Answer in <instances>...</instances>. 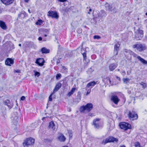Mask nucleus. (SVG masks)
I'll return each mask as SVG.
<instances>
[{"label":"nucleus","mask_w":147,"mask_h":147,"mask_svg":"<svg viewBox=\"0 0 147 147\" xmlns=\"http://www.w3.org/2000/svg\"><path fill=\"white\" fill-rule=\"evenodd\" d=\"M18 45H19V46L20 47V46H21V44H19Z\"/></svg>","instance_id":"nucleus-60"},{"label":"nucleus","mask_w":147,"mask_h":147,"mask_svg":"<svg viewBox=\"0 0 147 147\" xmlns=\"http://www.w3.org/2000/svg\"><path fill=\"white\" fill-rule=\"evenodd\" d=\"M99 83L98 81L96 82L95 81H92L88 83L86 87L89 88L90 86L93 87L96 84H98Z\"/></svg>","instance_id":"nucleus-19"},{"label":"nucleus","mask_w":147,"mask_h":147,"mask_svg":"<svg viewBox=\"0 0 147 147\" xmlns=\"http://www.w3.org/2000/svg\"><path fill=\"white\" fill-rule=\"evenodd\" d=\"M93 108V105L91 103L87 104L85 106H82L80 109V111L81 113H84L86 112H90Z\"/></svg>","instance_id":"nucleus-1"},{"label":"nucleus","mask_w":147,"mask_h":147,"mask_svg":"<svg viewBox=\"0 0 147 147\" xmlns=\"http://www.w3.org/2000/svg\"><path fill=\"white\" fill-rule=\"evenodd\" d=\"M60 2H64L67 1V0H58Z\"/></svg>","instance_id":"nucleus-47"},{"label":"nucleus","mask_w":147,"mask_h":147,"mask_svg":"<svg viewBox=\"0 0 147 147\" xmlns=\"http://www.w3.org/2000/svg\"><path fill=\"white\" fill-rule=\"evenodd\" d=\"M76 90V88H72L71 90V91L69 92L67 95L69 96H71L72 94H73L74 93V92Z\"/></svg>","instance_id":"nucleus-26"},{"label":"nucleus","mask_w":147,"mask_h":147,"mask_svg":"<svg viewBox=\"0 0 147 147\" xmlns=\"http://www.w3.org/2000/svg\"><path fill=\"white\" fill-rule=\"evenodd\" d=\"M26 15V13L25 12L22 11L20 14H19V16L22 18H24L25 17Z\"/></svg>","instance_id":"nucleus-24"},{"label":"nucleus","mask_w":147,"mask_h":147,"mask_svg":"<svg viewBox=\"0 0 147 147\" xmlns=\"http://www.w3.org/2000/svg\"><path fill=\"white\" fill-rule=\"evenodd\" d=\"M35 76H37V77H38L40 75V73L36 71H35Z\"/></svg>","instance_id":"nucleus-39"},{"label":"nucleus","mask_w":147,"mask_h":147,"mask_svg":"<svg viewBox=\"0 0 147 147\" xmlns=\"http://www.w3.org/2000/svg\"><path fill=\"white\" fill-rule=\"evenodd\" d=\"M117 79H118V80H120V77H117Z\"/></svg>","instance_id":"nucleus-54"},{"label":"nucleus","mask_w":147,"mask_h":147,"mask_svg":"<svg viewBox=\"0 0 147 147\" xmlns=\"http://www.w3.org/2000/svg\"><path fill=\"white\" fill-rule=\"evenodd\" d=\"M130 79L129 78H123V81L124 83L127 84L129 83Z\"/></svg>","instance_id":"nucleus-25"},{"label":"nucleus","mask_w":147,"mask_h":147,"mask_svg":"<svg viewBox=\"0 0 147 147\" xmlns=\"http://www.w3.org/2000/svg\"><path fill=\"white\" fill-rule=\"evenodd\" d=\"M88 115L89 116H90L91 117H92L94 116V115H93V114L91 113H90L88 114Z\"/></svg>","instance_id":"nucleus-45"},{"label":"nucleus","mask_w":147,"mask_h":147,"mask_svg":"<svg viewBox=\"0 0 147 147\" xmlns=\"http://www.w3.org/2000/svg\"><path fill=\"white\" fill-rule=\"evenodd\" d=\"M93 124L94 125L95 128H99L102 127L103 125V123L101 121L100 119L96 118L94 120Z\"/></svg>","instance_id":"nucleus-4"},{"label":"nucleus","mask_w":147,"mask_h":147,"mask_svg":"<svg viewBox=\"0 0 147 147\" xmlns=\"http://www.w3.org/2000/svg\"><path fill=\"white\" fill-rule=\"evenodd\" d=\"M91 90H88L87 91V95L89 94Z\"/></svg>","instance_id":"nucleus-48"},{"label":"nucleus","mask_w":147,"mask_h":147,"mask_svg":"<svg viewBox=\"0 0 147 147\" xmlns=\"http://www.w3.org/2000/svg\"><path fill=\"white\" fill-rule=\"evenodd\" d=\"M25 99V97L24 96H23L21 98V100H24Z\"/></svg>","instance_id":"nucleus-44"},{"label":"nucleus","mask_w":147,"mask_h":147,"mask_svg":"<svg viewBox=\"0 0 147 147\" xmlns=\"http://www.w3.org/2000/svg\"><path fill=\"white\" fill-rule=\"evenodd\" d=\"M7 105L10 108H11L13 107L12 103H10V102L8 103V104H7Z\"/></svg>","instance_id":"nucleus-35"},{"label":"nucleus","mask_w":147,"mask_h":147,"mask_svg":"<svg viewBox=\"0 0 147 147\" xmlns=\"http://www.w3.org/2000/svg\"><path fill=\"white\" fill-rule=\"evenodd\" d=\"M121 74L123 76H124L126 74L125 71H123L122 72Z\"/></svg>","instance_id":"nucleus-43"},{"label":"nucleus","mask_w":147,"mask_h":147,"mask_svg":"<svg viewBox=\"0 0 147 147\" xmlns=\"http://www.w3.org/2000/svg\"><path fill=\"white\" fill-rule=\"evenodd\" d=\"M82 55L84 59L86 60V53L85 52H84L82 54Z\"/></svg>","instance_id":"nucleus-37"},{"label":"nucleus","mask_w":147,"mask_h":147,"mask_svg":"<svg viewBox=\"0 0 147 147\" xmlns=\"http://www.w3.org/2000/svg\"><path fill=\"white\" fill-rule=\"evenodd\" d=\"M120 128L124 130H127L131 127V125L127 123L123 122L119 124Z\"/></svg>","instance_id":"nucleus-6"},{"label":"nucleus","mask_w":147,"mask_h":147,"mask_svg":"<svg viewBox=\"0 0 147 147\" xmlns=\"http://www.w3.org/2000/svg\"><path fill=\"white\" fill-rule=\"evenodd\" d=\"M38 40H42V38L41 37H39L38 38Z\"/></svg>","instance_id":"nucleus-49"},{"label":"nucleus","mask_w":147,"mask_h":147,"mask_svg":"<svg viewBox=\"0 0 147 147\" xmlns=\"http://www.w3.org/2000/svg\"><path fill=\"white\" fill-rule=\"evenodd\" d=\"M146 15L147 16V12L146 13Z\"/></svg>","instance_id":"nucleus-64"},{"label":"nucleus","mask_w":147,"mask_h":147,"mask_svg":"<svg viewBox=\"0 0 147 147\" xmlns=\"http://www.w3.org/2000/svg\"><path fill=\"white\" fill-rule=\"evenodd\" d=\"M34 142V140L31 138L27 139L23 143L24 146L25 147L30 145L33 144Z\"/></svg>","instance_id":"nucleus-8"},{"label":"nucleus","mask_w":147,"mask_h":147,"mask_svg":"<svg viewBox=\"0 0 147 147\" xmlns=\"http://www.w3.org/2000/svg\"><path fill=\"white\" fill-rule=\"evenodd\" d=\"M132 47L134 49L136 48L139 52L143 51L146 49V47L145 45L140 44L134 45H133Z\"/></svg>","instance_id":"nucleus-3"},{"label":"nucleus","mask_w":147,"mask_h":147,"mask_svg":"<svg viewBox=\"0 0 147 147\" xmlns=\"http://www.w3.org/2000/svg\"><path fill=\"white\" fill-rule=\"evenodd\" d=\"M118 53V51L117 50H114V53L115 55H117Z\"/></svg>","instance_id":"nucleus-42"},{"label":"nucleus","mask_w":147,"mask_h":147,"mask_svg":"<svg viewBox=\"0 0 147 147\" xmlns=\"http://www.w3.org/2000/svg\"><path fill=\"white\" fill-rule=\"evenodd\" d=\"M15 118V119L16 121L14 122L17 123V122L18 117H16Z\"/></svg>","instance_id":"nucleus-46"},{"label":"nucleus","mask_w":147,"mask_h":147,"mask_svg":"<svg viewBox=\"0 0 147 147\" xmlns=\"http://www.w3.org/2000/svg\"><path fill=\"white\" fill-rule=\"evenodd\" d=\"M102 80L105 84L112 85L110 78L109 77L104 78Z\"/></svg>","instance_id":"nucleus-18"},{"label":"nucleus","mask_w":147,"mask_h":147,"mask_svg":"<svg viewBox=\"0 0 147 147\" xmlns=\"http://www.w3.org/2000/svg\"><path fill=\"white\" fill-rule=\"evenodd\" d=\"M47 40V39H46V38H44L43 39V41H46Z\"/></svg>","instance_id":"nucleus-52"},{"label":"nucleus","mask_w":147,"mask_h":147,"mask_svg":"<svg viewBox=\"0 0 147 147\" xmlns=\"http://www.w3.org/2000/svg\"><path fill=\"white\" fill-rule=\"evenodd\" d=\"M130 72H130L129 73V72H128V71H127V75H129V74L130 73Z\"/></svg>","instance_id":"nucleus-55"},{"label":"nucleus","mask_w":147,"mask_h":147,"mask_svg":"<svg viewBox=\"0 0 147 147\" xmlns=\"http://www.w3.org/2000/svg\"><path fill=\"white\" fill-rule=\"evenodd\" d=\"M2 2L6 5H9L13 3L14 0H1Z\"/></svg>","instance_id":"nucleus-16"},{"label":"nucleus","mask_w":147,"mask_h":147,"mask_svg":"<svg viewBox=\"0 0 147 147\" xmlns=\"http://www.w3.org/2000/svg\"><path fill=\"white\" fill-rule=\"evenodd\" d=\"M43 22V21L42 20H38L37 21L36 23V24L37 25H38L40 26L41 25V24Z\"/></svg>","instance_id":"nucleus-28"},{"label":"nucleus","mask_w":147,"mask_h":147,"mask_svg":"<svg viewBox=\"0 0 147 147\" xmlns=\"http://www.w3.org/2000/svg\"><path fill=\"white\" fill-rule=\"evenodd\" d=\"M48 13V15L52 18L57 19L59 18V16L56 11H49Z\"/></svg>","instance_id":"nucleus-10"},{"label":"nucleus","mask_w":147,"mask_h":147,"mask_svg":"<svg viewBox=\"0 0 147 147\" xmlns=\"http://www.w3.org/2000/svg\"><path fill=\"white\" fill-rule=\"evenodd\" d=\"M28 12L30 13H31V12L30 11V9H28Z\"/></svg>","instance_id":"nucleus-58"},{"label":"nucleus","mask_w":147,"mask_h":147,"mask_svg":"<svg viewBox=\"0 0 147 147\" xmlns=\"http://www.w3.org/2000/svg\"><path fill=\"white\" fill-rule=\"evenodd\" d=\"M13 61L12 59L8 58L5 61V63L6 65L11 66V64H13Z\"/></svg>","instance_id":"nucleus-17"},{"label":"nucleus","mask_w":147,"mask_h":147,"mask_svg":"<svg viewBox=\"0 0 147 147\" xmlns=\"http://www.w3.org/2000/svg\"><path fill=\"white\" fill-rule=\"evenodd\" d=\"M94 70L92 68H90L88 69V70L87 71V72L88 74H90Z\"/></svg>","instance_id":"nucleus-32"},{"label":"nucleus","mask_w":147,"mask_h":147,"mask_svg":"<svg viewBox=\"0 0 147 147\" xmlns=\"http://www.w3.org/2000/svg\"><path fill=\"white\" fill-rule=\"evenodd\" d=\"M47 36V34H45V35H44V36H45V37H46V36Z\"/></svg>","instance_id":"nucleus-61"},{"label":"nucleus","mask_w":147,"mask_h":147,"mask_svg":"<svg viewBox=\"0 0 147 147\" xmlns=\"http://www.w3.org/2000/svg\"><path fill=\"white\" fill-rule=\"evenodd\" d=\"M9 102H10V101L9 100H5V101H4V103L5 105H7V104H8V103H9Z\"/></svg>","instance_id":"nucleus-40"},{"label":"nucleus","mask_w":147,"mask_h":147,"mask_svg":"<svg viewBox=\"0 0 147 147\" xmlns=\"http://www.w3.org/2000/svg\"><path fill=\"white\" fill-rule=\"evenodd\" d=\"M2 12V10L0 8V13H1Z\"/></svg>","instance_id":"nucleus-57"},{"label":"nucleus","mask_w":147,"mask_h":147,"mask_svg":"<svg viewBox=\"0 0 147 147\" xmlns=\"http://www.w3.org/2000/svg\"><path fill=\"white\" fill-rule=\"evenodd\" d=\"M58 139L60 142H64L66 138L63 135L61 134L58 136Z\"/></svg>","instance_id":"nucleus-20"},{"label":"nucleus","mask_w":147,"mask_h":147,"mask_svg":"<svg viewBox=\"0 0 147 147\" xmlns=\"http://www.w3.org/2000/svg\"><path fill=\"white\" fill-rule=\"evenodd\" d=\"M92 11V9H89V11Z\"/></svg>","instance_id":"nucleus-62"},{"label":"nucleus","mask_w":147,"mask_h":147,"mask_svg":"<svg viewBox=\"0 0 147 147\" xmlns=\"http://www.w3.org/2000/svg\"><path fill=\"white\" fill-rule=\"evenodd\" d=\"M129 53L132 55L133 56L135 57H136L138 60L140 61L142 63L145 65H147V61L141 57L140 56H138L136 53L130 50H128Z\"/></svg>","instance_id":"nucleus-5"},{"label":"nucleus","mask_w":147,"mask_h":147,"mask_svg":"<svg viewBox=\"0 0 147 147\" xmlns=\"http://www.w3.org/2000/svg\"><path fill=\"white\" fill-rule=\"evenodd\" d=\"M128 116L130 119L132 120L137 119L138 118V115L133 111H129L128 114Z\"/></svg>","instance_id":"nucleus-9"},{"label":"nucleus","mask_w":147,"mask_h":147,"mask_svg":"<svg viewBox=\"0 0 147 147\" xmlns=\"http://www.w3.org/2000/svg\"><path fill=\"white\" fill-rule=\"evenodd\" d=\"M116 70L119 71H120V69H117V70Z\"/></svg>","instance_id":"nucleus-59"},{"label":"nucleus","mask_w":147,"mask_h":147,"mask_svg":"<svg viewBox=\"0 0 147 147\" xmlns=\"http://www.w3.org/2000/svg\"><path fill=\"white\" fill-rule=\"evenodd\" d=\"M111 100L115 105H117L118 102L120 101V99L118 97L115 95L111 96Z\"/></svg>","instance_id":"nucleus-12"},{"label":"nucleus","mask_w":147,"mask_h":147,"mask_svg":"<svg viewBox=\"0 0 147 147\" xmlns=\"http://www.w3.org/2000/svg\"><path fill=\"white\" fill-rule=\"evenodd\" d=\"M120 147H126L124 145H122L120 146Z\"/></svg>","instance_id":"nucleus-53"},{"label":"nucleus","mask_w":147,"mask_h":147,"mask_svg":"<svg viewBox=\"0 0 147 147\" xmlns=\"http://www.w3.org/2000/svg\"><path fill=\"white\" fill-rule=\"evenodd\" d=\"M13 117H11V119H12V120H13Z\"/></svg>","instance_id":"nucleus-63"},{"label":"nucleus","mask_w":147,"mask_h":147,"mask_svg":"<svg viewBox=\"0 0 147 147\" xmlns=\"http://www.w3.org/2000/svg\"><path fill=\"white\" fill-rule=\"evenodd\" d=\"M106 16V13L104 11L102 10L101 11V13L98 14V16H94V18H98L99 19H101L104 17Z\"/></svg>","instance_id":"nucleus-13"},{"label":"nucleus","mask_w":147,"mask_h":147,"mask_svg":"<svg viewBox=\"0 0 147 147\" xmlns=\"http://www.w3.org/2000/svg\"><path fill=\"white\" fill-rule=\"evenodd\" d=\"M49 127L50 128L52 129L53 130H56V129L55 128V126L54 122L51 121L49 123Z\"/></svg>","instance_id":"nucleus-22"},{"label":"nucleus","mask_w":147,"mask_h":147,"mask_svg":"<svg viewBox=\"0 0 147 147\" xmlns=\"http://www.w3.org/2000/svg\"><path fill=\"white\" fill-rule=\"evenodd\" d=\"M62 69H61V72L66 73L67 72V69L65 67L63 66L62 67Z\"/></svg>","instance_id":"nucleus-27"},{"label":"nucleus","mask_w":147,"mask_h":147,"mask_svg":"<svg viewBox=\"0 0 147 147\" xmlns=\"http://www.w3.org/2000/svg\"><path fill=\"white\" fill-rule=\"evenodd\" d=\"M76 101L79 102H80L81 100V97L80 96H77V98H76Z\"/></svg>","instance_id":"nucleus-34"},{"label":"nucleus","mask_w":147,"mask_h":147,"mask_svg":"<svg viewBox=\"0 0 147 147\" xmlns=\"http://www.w3.org/2000/svg\"><path fill=\"white\" fill-rule=\"evenodd\" d=\"M35 63L39 66H42L44 65L45 60L43 58H39L36 59Z\"/></svg>","instance_id":"nucleus-11"},{"label":"nucleus","mask_w":147,"mask_h":147,"mask_svg":"<svg viewBox=\"0 0 147 147\" xmlns=\"http://www.w3.org/2000/svg\"><path fill=\"white\" fill-rule=\"evenodd\" d=\"M118 141L117 139L114 138L113 137L110 136L106 138L105 140L102 141V144H105L107 143L115 141L117 142Z\"/></svg>","instance_id":"nucleus-7"},{"label":"nucleus","mask_w":147,"mask_h":147,"mask_svg":"<svg viewBox=\"0 0 147 147\" xmlns=\"http://www.w3.org/2000/svg\"><path fill=\"white\" fill-rule=\"evenodd\" d=\"M108 5V7H109V9H111V6L109 5Z\"/></svg>","instance_id":"nucleus-50"},{"label":"nucleus","mask_w":147,"mask_h":147,"mask_svg":"<svg viewBox=\"0 0 147 147\" xmlns=\"http://www.w3.org/2000/svg\"><path fill=\"white\" fill-rule=\"evenodd\" d=\"M140 84L142 86L143 88L144 89L146 87L147 84H146L145 83H144L142 82H141Z\"/></svg>","instance_id":"nucleus-31"},{"label":"nucleus","mask_w":147,"mask_h":147,"mask_svg":"<svg viewBox=\"0 0 147 147\" xmlns=\"http://www.w3.org/2000/svg\"><path fill=\"white\" fill-rule=\"evenodd\" d=\"M0 27L3 30H6L7 29V27L5 23L1 20H0Z\"/></svg>","instance_id":"nucleus-21"},{"label":"nucleus","mask_w":147,"mask_h":147,"mask_svg":"<svg viewBox=\"0 0 147 147\" xmlns=\"http://www.w3.org/2000/svg\"><path fill=\"white\" fill-rule=\"evenodd\" d=\"M117 64L114 63L110 64L109 66L110 71H113L117 67Z\"/></svg>","instance_id":"nucleus-14"},{"label":"nucleus","mask_w":147,"mask_h":147,"mask_svg":"<svg viewBox=\"0 0 147 147\" xmlns=\"http://www.w3.org/2000/svg\"><path fill=\"white\" fill-rule=\"evenodd\" d=\"M52 94L49 96V100L50 101H52Z\"/></svg>","instance_id":"nucleus-41"},{"label":"nucleus","mask_w":147,"mask_h":147,"mask_svg":"<svg viewBox=\"0 0 147 147\" xmlns=\"http://www.w3.org/2000/svg\"><path fill=\"white\" fill-rule=\"evenodd\" d=\"M134 146L135 147H142L141 146L140 143L138 142H135Z\"/></svg>","instance_id":"nucleus-30"},{"label":"nucleus","mask_w":147,"mask_h":147,"mask_svg":"<svg viewBox=\"0 0 147 147\" xmlns=\"http://www.w3.org/2000/svg\"><path fill=\"white\" fill-rule=\"evenodd\" d=\"M61 74H57L56 75V79L59 80L60 78L61 77Z\"/></svg>","instance_id":"nucleus-33"},{"label":"nucleus","mask_w":147,"mask_h":147,"mask_svg":"<svg viewBox=\"0 0 147 147\" xmlns=\"http://www.w3.org/2000/svg\"><path fill=\"white\" fill-rule=\"evenodd\" d=\"M68 133L69 134V136L70 138H71L72 136V133L71 131H68Z\"/></svg>","instance_id":"nucleus-36"},{"label":"nucleus","mask_w":147,"mask_h":147,"mask_svg":"<svg viewBox=\"0 0 147 147\" xmlns=\"http://www.w3.org/2000/svg\"><path fill=\"white\" fill-rule=\"evenodd\" d=\"M93 38L94 39H99L100 38V37L99 36L97 35H95L93 36Z\"/></svg>","instance_id":"nucleus-38"},{"label":"nucleus","mask_w":147,"mask_h":147,"mask_svg":"<svg viewBox=\"0 0 147 147\" xmlns=\"http://www.w3.org/2000/svg\"><path fill=\"white\" fill-rule=\"evenodd\" d=\"M41 51L42 53H47L49 52L50 50L45 47H43L41 49Z\"/></svg>","instance_id":"nucleus-23"},{"label":"nucleus","mask_w":147,"mask_h":147,"mask_svg":"<svg viewBox=\"0 0 147 147\" xmlns=\"http://www.w3.org/2000/svg\"><path fill=\"white\" fill-rule=\"evenodd\" d=\"M60 62V61L59 60H58V61H57V64H58V63H59Z\"/></svg>","instance_id":"nucleus-56"},{"label":"nucleus","mask_w":147,"mask_h":147,"mask_svg":"<svg viewBox=\"0 0 147 147\" xmlns=\"http://www.w3.org/2000/svg\"><path fill=\"white\" fill-rule=\"evenodd\" d=\"M143 31L140 28L135 30V38L137 40L141 39L143 36Z\"/></svg>","instance_id":"nucleus-2"},{"label":"nucleus","mask_w":147,"mask_h":147,"mask_svg":"<svg viewBox=\"0 0 147 147\" xmlns=\"http://www.w3.org/2000/svg\"><path fill=\"white\" fill-rule=\"evenodd\" d=\"M61 84L60 83H58L53 90V92L54 93L57 91L61 88Z\"/></svg>","instance_id":"nucleus-15"},{"label":"nucleus","mask_w":147,"mask_h":147,"mask_svg":"<svg viewBox=\"0 0 147 147\" xmlns=\"http://www.w3.org/2000/svg\"><path fill=\"white\" fill-rule=\"evenodd\" d=\"M119 46L120 45L118 43L115 44L114 46V50H115L118 51Z\"/></svg>","instance_id":"nucleus-29"},{"label":"nucleus","mask_w":147,"mask_h":147,"mask_svg":"<svg viewBox=\"0 0 147 147\" xmlns=\"http://www.w3.org/2000/svg\"><path fill=\"white\" fill-rule=\"evenodd\" d=\"M15 72H17V73H20V71L19 70H16L15 71Z\"/></svg>","instance_id":"nucleus-51"}]
</instances>
